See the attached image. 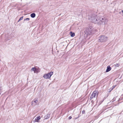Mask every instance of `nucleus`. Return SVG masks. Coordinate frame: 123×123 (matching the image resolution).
Here are the masks:
<instances>
[{"label":"nucleus","mask_w":123,"mask_h":123,"mask_svg":"<svg viewBox=\"0 0 123 123\" xmlns=\"http://www.w3.org/2000/svg\"><path fill=\"white\" fill-rule=\"evenodd\" d=\"M89 19L92 22L99 25H105L107 21V20L105 18H103L100 17H98L95 15L90 16Z\"/></svg>","instance_id":"nucleus-1"},{"label":"nucleus","mask_w":123,"mask_h":123,"mask_svg":"<svg viewBox=\"0 0 123 123\" xmlns=\"http://www.w3.org/2000/svg\"><path fill=\"white\" fill-rule=\"evenodd\" d=\"M92 26H90L86 28L85 32L86 35H89L92 34Z\"/></svg>","instance_id":"nucleus-2"},{"label":"nucleus","mask_w":123,"mask_h":123,"mask_svg":"<svg viewBox=\"0 0 123 123\" xmlns=\"http://www.w3.org/2000/svg\"><path fill=\"white\" fill-rule=\"evenodd\" d=\"M107 39V37L104 35H102L99 37L98 38V42H103L106 41Z\"/></svg>","instance_id":"nucleus-3"},{"label":"nucleus","mask_w":123,"mask_h":123,"mask_svg":"<svg viewBox=\"0 0 123 123\" xmlns=\"http://www.w3.org/2000/svg\"><path fill=\"white\" fill-rule=\"evenodd\" d=\"M53 74V72H51L50 73L45 74L43 76V77L45 79H49L50 78Z\"/></svg>","instance_id":"nucleus-4"},{"label":"nucleus","mask_w":123,"mask_h":123,"mask_svg":"<svg viewBox=\"0 0 123 123\" xmlns=\"http://www.w3.org/2000/svg\"><path fill=\"white\" fill-rule=\"evenodd\" d=\"M98 93V91H94L91 94L90 98V99H92V98H95L96 96L97 97Z\"/></svg>","instance_id":"nucleus-5"},{"label":"nucleus","mask_w":123,"mask_h":123,"mask_svg":"<svg viewBox=\"0 0 123 123\" xmlns=\"http://www.w3.org/2000/svg\"><path fill=\"white\" fill-rule=\"evenodd\" d=\"M39 104V102L37 98H35L32 102V105H38Z\"/></svg>","instance_id":"nucleus-6"},{"label":"nucleus","mask_w":123,"mask_h":123,"mask_svg":"<svg viewBox=\"0 0 123 123\" xmlns=\"http://www.w3.org/2000/svg\"><path fill=\"white\" fill-rule=\"evenodd\" d=\"M41 119V117L40 116H38L33 121L34 123H35L36 122H39L40 121V120Z\"/></svg>","instance_id":"nucleus-7"},{"label":"nucleus","mask_w":123,"mask_h":123,"mask_svg":"<svg viewBox=\"0 0 123 123\" xmlns=\"http://www.w3.org/2000/svg\"><path fill=\"white\" fill-rule=\"evenodd\" d=\"M111 69V68L109 66H108L106 71V72H109Z\"/></svg>","instance_id":"nucleus-8"},{"label":"nucleus","mask_w":123,"mask_h":123,"mask_svg":"<svg viewBox=\"0 0 123 123\" xmlns=\"http://www.w3.org/2000/svg\"><path fill=\"white\" fill-rule=\"evenodd\" d=\"M36 68L35 67L32 68L31 69V71H33L34 73H36Z\"/></svg>","instance_id":"nucleus-9"},{"label":"nucleus","mask_w":123,"mask_h":123,"mask_svg":"<svg viewBox=\"0 0 123 123\" xmlns=\"http://www.w3.org/2000/svg\"><path fill=\"white\" fill-rule=\"evenodd\" d=\"M50 117V115L49 114H47L44 117L45 119H48Z\"/></svg>","instance_id":"nucleus-10"},{"label":"nucleus","mask_w":123,"mask_h":123,"mask_svg":"<svg viewBox=\"0 0 123 123\" xmlns=\"http://www.w3.org/2000/svg\"><path fill=\"white\" fill-rule=\"evenodd\" d=\"M35 14L34 13H33L31 14V17L32 18H34L35 17Z\"/></svg>","instance_id":"nucleus-11"},{"label":"nucleus","mask_w":123,"mask_h":123,"mask_svg":"<svg viewBox=\"0 0 123 123\" xmlns=\"http://www.w3.org/2000/svg\"><path fill=\"white\" fill-rule=\"evenodd\" d=\"M70 33V35L71 37H73L75 36V34L74 33H73L71 32Z\"/></svg>","instance_id":"nucleus-12"},{"label":"nucleus","mask_w":123,"mask_h":123,"mask_svg":"<svg viewBox=\"0 0 123 123\" xmlns=\"http://www.w3.org/2000/svg\"><path fill=\"white\" fill-rule=\"evenodd\" d=\"M40 72V70L37 68H36V73L37 74L39 73Z\"/></svg>","instance_id":"nucleus-13"},{"label":"nucleus","mask_w":123,"mask_h":123,"mask_svg":"<svg viewBox=\"0 0 123 123\" xmlns=\"http://www.w3.org/2000/svg\"><path fill=\"white\" fill-rule=\"evenodd\" d=\"M30 20V18H27L25 19H24V21H29Z\"/></svg>","instance_id":"nucleus-14"},{"label":"nucleus","mask_w":123,"mask_h":123,"mask_svg":"<svg viewBox=\"0 0 123 123\" xmlns=\"http://www.w3.org/2000/svg\"><path fill=\"white\" fill-rule=\"evenodd\" d=\"M120 65V64L119 63H116V64L115 65V66L116 67H118Z\"/></svg>","instance_id":"nucleus-15"},{"label":"nucleus","mask_w":123,"mask_h":123,"mask_svg":"<svg viewBox=\"0 0 123 123\" xmlns=\"http://www.w3.org/2000/svg\"><path fill=\"white\" fill-rule=\"evenodd\" d=\"M120 14L122 15V16H123V11L122 10L120 12Z\"/></svg>","instance_id":"nucleus-16"},{"label":"nucleus","mask_w":123,"mask_h":123,"mask_svg":"<svg viewBox=\"0 0 123 123\" xmlns=\"http://www.w3.org/2000/svg\"><path fill=\"white\" fill-rule=\"evenodd\" d=\"M23 16L20 17L19 18L20 20H22L23 19Z\"/></svg>","instance_id":"nucleus-17"},{"label":"nucleus","mask_w":123,"mask_h":123,"mask_svg":"<svg viewBox=\"0 0 123 123\" xmlns=\"http://www.w3.org/2000/svg\"><path fill=\"white\" fill-rule=\"evenodd\" d=\"M82 113L83 114H84L85 113V111H82Z\"/></svg>","instance_id":"nucleus-18"},{"label":"nucleus","mask_w":123,"mask_h":123,"mask_svg":"<svg viewBox=\"0 0 123 123\" xmlns=\"http://www.w3.org/2000/svg\"><path fill=\"white\" fill-rule=\"evenodd\" d=\"M72 118V117L71 116H69V119H71Z\"/></svg>","instance_id":"nucleus-19"},{"label":"nucleus","mask_w":123,"mask_h":123,"mask_svg":"<svg viewBox=\"0 0 123 123\" xmlns=\"http://www.w3.org/2000/svg\"><path fill=\"white\" fill-rule=\"evenodd\" d=\"M20 20H20V19H19V20H18V22Z\"/></svg>","instance_id":"nucleus-20"},{"label":"nucleus","mask_w":123,"mask_h":123,"mask_svg":"<svg viewBox=\"0 0 123 123\" xmlns=\"http://www.w3.org/2000/svg\"><path fill=\"white\" fill-rule=\"evenodd\" d=\"M114 87H115V86H113V88H113H114Z\"/></svg>","instance_id":"nucleus-21"}]
</instances>
